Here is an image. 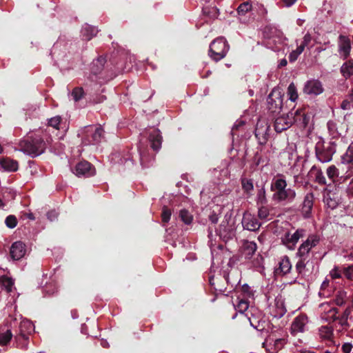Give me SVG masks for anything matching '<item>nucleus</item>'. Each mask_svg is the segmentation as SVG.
<instances>
[{
	"instance_id": "c03bdc74",
	"label": "nucleus",
	"mask_w": 353,
	"mask_h": 353,
	"mask_svg": "<svg viewBox=\"0 0 353 353\" xmlns=\"http://www.w3.org/2000/svg\"><path fill=\"white\" fill-rule=\"evenodd\" d=\"M308 261L309 259H307L305 258H299V261H297L295 266L296 270L298 272V274H301L303 273Z\"/></svg>"
},
{
	"instance_id": "de8ad7c7",
	"label": "nucleus",
	"mask_w": 353,
	"mask_h": 353,
	"mask_svg": "<svg viewBox=\"0 0 353 353\" xmlns=\"http://www.w3.org/2000/svg\"><path fill=\"white\" fill-rule=\"evenodd\" d=\"M327 175L332 181H334V179L339 175V170L335 165H330L328 167L327 169Z\"/></svg>"
},
{
	"instance_id": "4468645a",
	"label": "nucleus",
	"mask_w": 353,
	"mask_h": 353,
	"mask_svg": "<svg viewBox=\"0 0 353 353\" xmlns=\"http://www.w3.org/2000/svg\"><path fill=\"white\" fill-rule=\"evenodd\" d=\"M339 52L343 60H346L350 55L352 49L350 39L344 35H340L339 37Z\"/></svg>"
},
{
	"instance_id": "6e6d98bb",
	"label": "nucleus",
	"mask_w": 353,
	"mask_h": 353,
	"mask_svg": "<svg viewBox=\"0 0 353 353\" xmlns=\"http://www.w3.org/2000/svg\"><path fill=\"white\" fill-rule=\"evenodd\" d=\"M343 270H340L339 267H334L330 272V276L332 279H340L341 278V272Z\"/></svg>"
},
{
	"instance_id": "f8f14e48",
	"label": "nucleus",
	"mask_w": 353,
	"mask_h": 353,
	"mask_svg": "<svg viewBox=\"0 0 353 353\" xmlns=\"http://www.w3.org/2000/svg\"><path fill=\"white\" fill-rule=\"evenodd\" d=\"M249 321L250 325L254 328L261 332H265L268 334L270 332V331L274 328V325L269 321L263 319H259L254 315H252L251 317H250Z\"/></svg>"
},
{
	"instance_id": "58836bf2",
	"label": "nucleus",
	"mask_w": 353,
	"mask_h": 353,
	"mask_svg": "<svg viewBox=\"0 0 353 353\" xmlns=\"http://www.w3.org/2000/svg\"><path fill=\"white\" fill-rule=\"evenodd\" d=\"M327 125L329 134L332 137V139L337 138L341 135V133L339 132L336 123L335 122L333 121H329Z\"/></svg>"
},
{
	"instance_id": "cd10ccee",
	"label": "nucleus",
	"mask_w": 353,
	"mask_h": 353,
	"mask_svg": "<svg viewBox=\"0 0 353 353\" xmlns=\"http://www.w3.org/2000/svg\"><path fill=\"white\" fill-rule=\"evenodd\" d=\"M310 174L311 176L314 175V181L320 185H326V179L323 175V172L320 168H318L316 165H313L310 170Z\"/></svg>"
},
{
	"instance_id": "c756f323",
	"label": "nucleus",
	"mask_w": 353,
	"mask_h": 353,
	"mask_svg": "<svg viewBox=\"0 0 353 353\" xmlns=\"http://www.w3.org/2000/svg\"><path fill=\"white\" fill-rule=\"evenodd\" d=\"M241 186L244 193L250 196L252 195V192L254 190V185L252 182V179H248L246 177L241 178Z\"/></svg>"
},
{
	"instance_id": "393cba45",
	"label": "nucleus",
	"mask_w": 353,
	"mask_h": 353,
	"mask_svg": "<svg viewBox=\"0 0 353 353\" xmlns=\"http://www.w3.org/2000/svg\"><path fill=\"white\" fill-rule=\"evenodd\" d=\"M99 32L97 28L90 26L89 24H85L81 29V34L83 39L86 41L91 40L94 36L97 35Z\"/></svg>"
},
{
	"instance_id": "0eeeda50",
	"label": "nucleus",
	"mask_w": 353,
	"mask_h": 353,
	"mask_svg": "<svg viewBox=\"0 0 353 353\" xmlns=\"http://www.w3.org/2000/svg\"><path fill=\"white\" fill-rule=\"evenodd\" d=\"M320 241L319 236L315 234L310 235L307 239L301 244L296 252V256L309 259V254L311 250L316 246Z\"/></svg>"
},
{
	"instance_id": "39448f33",
	"label": "nucleus",
	"mask_w": 353,
	"mask_h": 353,
	"mask_svg": "<svg viewBox=\"0 0 353 353\" xmlns=\"http://www.w3.org/2000/svg\"><path fill=\"white\" fill-rule=\"evenodd\" d=\"M265 46L274 50L279 51L282 44L281 32L275 28L266 26L263 30Z\"/></svg>"
},
{
	"instance_id": "3c124183",
	"label": "nucleus",
	"mask_w": 353,
	"mask_h": 353,
	"mask_svg": "<svg viewBox=\"0 0 353 353\" xmlns=\"http://www.w3.org/2000/svg\"><path fill=\"white\" fill-rule=\"evenodd\" d=\"M5 223L9 228H14L17 225V219L14 215H9L6 218Z\"/></svg>"
},
{
	"instance_id": "8fccbe9b",
	"label": "nucleus",
	"mask_w": 353,
	"mask_h": 353,
	"mask_svg": "<svg viewBox=\"0 0 353 353\" xmlns=\"http://www.w3.org/2000/svg\"><path fill=\"white\" fill-rule=\"evenodd\" d=\"M1 284L2 286L7 290V292H11L14 282L10 278L3 277L1 279Z\"/></svg>"
},
{
	"instance_id": "473e14b6",
	"label": "nucleus",
	"mask_w": 353,
	"mask_h": 353,
	"mask_svg": "<svg viewBox=\"0 0 353 353\" xmlns=\"http://www.w3.org/2000/svg\"><path fill=\"white\" fill-rule=\"evenodd\" d=\"M256 188H258L257 191V203L265 205L268 203V199L266 198V192L265 189V184L261 183V185H259L258 183H256Z\"/></svg>"
},
{
	"instance_id": "f257e3e1",
	"label": "nucleus",
	"mask_w": 353,
	"mask_h": 353,
	"mask_svg": "<svg viewBox=\"0 0 353 353\" xmlns=\"http://www.w3.org/2000/svg\"><path fill=\"white\" fill-rule=\"evenodd\" d=\"M287 182L283 177L274 178L271 183L270 190L273 192L272 200L281 203L283 201L292 202L296 197V192L291 188H287Z\"/></svg>"
},
{
	"instance_id": "ea45409f",
	"label": "nucleus",
	"mask_w": 353,
	"mask_h": 353,
	"mask_svg": "<svg viewBox=\"0 0 353 353\" xmlns=\"http://www.w3.org/2000/svg\"><path fill=\"white\" fill-rule=\"evenodd\" d=\"M12 336L13 334L10 330H7L6 332L0 333V345H7Z\"/></svg>"
},
{
	"instance_id": "864d4df0",
	"label": "nucleus",
	"mask_w": 353,
	"mask_h": 353,
	"mask_svg": "<svg viewBox=\"0 0 353 353\" xmlns=\"http://www.w3.org/2000/svg\"><path fill=\"white\" fill-rule=\"evenodd\" d=\"M343 273L348 280L353 281V264L343 268Z\"/></svg>"
},
{
	"instance_id": "7c9ffc66",
	"label": "nucleus",
	"mask_w": 353,
	"mask_h": 353,
	"mask_svg": "<svg viewBox=\"0 0 353 353\" xmlns=\"http://www.w3.org/2000/svg\"><path fill=\"white\" fill-rule=\"evenodd\" d=\"M279 267L277 270L283 274H286L290 272L292 268V265L290 259L288 256H284L279 261Z\"/></svg>"
},
{
	"instance_id": "bb28decb",
	"label": "nucleus",
	"mask_w": 353,
	"mask_h": 353,
	"mask_svg": "<svg viewBox=\"0 0 353 353\" xmlns=\"http://www.w3.org/2000/svg\"><path fill=\"white\" fill-rule=\"evenodd\" d=\"M323 201L332 210L337 208L339 200L335 193L327 192L323 196Z\"/></svg>"
},
{
	"instance_id": "f03ea898",
	"label": "nucleus",
	"mask_w": 353,
	"mask_h": 353,
	"mask_svg": "<svg viewBox=\"0 0 353 353\" xmlns=\"http://www.w3.org/2000/svg\"><path fill=\"white\" fill-rule=\"evenodd\" d=\"M336 143L335 141L325 142L322 138L315 145V155L321 163H328L332 161L333 155L336 151Z\"/></svg>"
},
{
	"instance_id": "5fc2aeb1",
	"label": "nucleus",
	"mask_w": 353,
	"mask_h": 353,
	"mask_svg": "<svg viewBox=\"0 0 353 353\" xmlns=\"http://www.w3.org/2000/svg\"><path fill=\"white\" fill-rule=\"evenodd\" d=\"M269 215V210L266 207L261 206L259 208L258 211V216L261 219H266Z\"/></svg>"
},
{
	"instance_id": "412c9836",
	"label": "nucleus",
	"mask_w": 353,
	"mask_h": 353,
	"mask_svg": "<svg viewBox=\"0 0 353 353\" xmlns=\"http://www.w3.org/2000/svg\"><path fill=\"white\" fill-rule=\"evenodd\" d=\"M151 147L154 151L160 149L162 142V137L158 129H154L149 135Z\"/></svg>"
},
{
	"instance_id": "dca6fc26",
	"label": "nucleus",
	"mask_w": 353,
	"mask_h": 353,
	"mask_svg": "<svg viewBox=\"0 0 353 353\" xmlns=\"http://www.w3.org/2000/svg\"><path fill=\"white\" fill-rule=\"evenodd\" d=\"M323 92V88L319 80L312 79L305 83L303 92L307 94L319 95Z\"/></svg>"
},
{
	"instance_id": "c85d7f7f",
	"label": "nucleus",
	"mask_w": 353,
	"mask_h": 353,
	"mask_svg": "<svg viewBox=\"0 0 353 353\" xmlns=\"http://www.w3.org/2000/svg\"><path fill=\"white\" fill-rule=\"evenodd\" d=\"M283 243L286 245L289 249L293 250L299 241L294 234L290 232H285L284 236L281 237Z\"/></svg>"
},
{
	"instance_id": "1a4fd4ad",
	"label": "nucleus",
	"mask_w": 353,
	"mask_h": 353,
	"mask_svg": "<svg viewBox=\"0 0 353 353\" xmlns=\"http://www.w3.org/2000/svg\"><path fill=\"white\" fill-rule=\"evenodd\" d=\"M74 174L79 177H90L95 174V168L90 162L83 160L76 165Z\"/></svg>"
},
{
	"instance_id": "774afa93",
	"label": "nucleus",
	"mask_w": 353,
	"mask_h": 353,
	"mask_svg": "<svg viewBox=\"0 0 353 353\" xmlns=\"http://www.w3.org/2000/svg\"><path fill=\"white\" fill-rule=\"evenodd\" d=\"M48 219L50 221H53L57 216V214L55 211H50L47 213Z\"/></svg>"
},
{
	"instance_id": "9b49d317",
	"label": "nucleus",
	"mask_w": 353,
	"mask_h": 353,
	"mask_svg": "<svg viewBox=\"0 0 353 353\" xmlns=\"http://www.w3.org/2000/svg\"><path fill=\"white\" fill-rule=\"evenodd\" d=\"M270 125L263 121H258L254 131V134L260 145H265L268 139Z\"/></svg>"
},
{
	"instance_id": "49530a36",
	"label": "nucleus",
	"mask_w": 353,
	"mask_h": 353,
	"mask_svg": "<svg viewBox=\"0 0 353 353\" xmlns=\"http://www.w3.org/2000/svg\"><path fill=\"white\" fill-rule=\"evenodd\" d=\"M172 210L167 206L164 205L162 208L161 212L162 222L164 223H168L170 220Z\"/></svg>"
},
{
	"instance_id": "79ce46f5",
	"label": "nucleus",
	"mask_w": 353,
	"mask_h": 353,
	"mask_svg": "<svg viewBox=\"0 0 353 353\" xmlns=\"http://www.w3.org/2000/svg\"><path fill=\"white\" fill-rule=\"evenodd\" d=\"M252 8V4L248 1H245L241 3L236 9V11L239 15H245Z\"/></svg>"
},
{
	"instance_id": "a19ab883",
	"label": "nucleus",
	"mask_w": 353,
	"mask_h": 353,
	"mask_svg": "<svg viewBox=\"0 0 353 353\" xmlns=\"http://www.w3.org/2000/svg\"><path fill=\"white\" fill-rule=\"evenodd\" d=\"M71 95L75 102L79 101L85 95V92L82 87H75L71 93Z\"/></svg>"
},
{
	"instance_id": "20e7f679",
	"label": "nucleus",
	"mask_w": 353,
	"mask_h": 353,
	"mask_svg": "<svg viewBox=\"0 0 353 353\" xmlns=\"http://www.w3.org/2000/svg\"><path fill=\"white\" fill-rule=\"evenodd\" d=\"M230 50V45L226 39L220 37L214 39L209 48L208 56L214 61L217 62L225 58Z\"/></svg>"
},
{
	"instance_id": "09e8293b",
	"label": "nucleus",
	"mask_w": 353,
	"mask_h": 353,
	"mask_svg": "<svg viewBox=\"0 0 353 353\" xmlns=\"http://www.w3.org/2000/svg\"><path fill=\"white\" fill-rule=\"evenodd\" d=\"M345 298H346V292L344 291H340L338 292V294L336 295L335 298V303L338 306H342L345 303Z\"/></svg>"
},
{
	"instance_id": "13d9d810",
	"label": "nucleus",
	"mask_w": 353,
	"mask_h": 353,
	"mask_svg": "<svg viewBox=\"0 0 353 353\" xmlns=\"http://www.w3.org/2000/svg\"><path fill=\"white\" fill-rule=\"evenodd\" d=\"M311 41L312 37L310 34L307 33L304 36L303 40L301 42L300 46H303V49H305V48L309 45Z\"/></svg>"
},
{
	"instance_id": "e433bc0d",
	"label": "nucleus",
	"mask_w": 353,
	"mask_h": 353,
	"mask_svg": "<svg viewBox=\"0 0 353 353\" xmlns=\"http://www.w3.org/2000/svg\"><path fill=\"white\" fill-rule=\"evenodd\" d=\"M351 312H352V309L350 307H348L345 310V311L343 312V314L340 316L339 324L341 325L343 329L346 330L349 327L350 325L347 322V320H348L350 315L351 314Z\"/></svg>"
},
{
	"instance_id": "ddd939ff",
	"label": "nucleus",
	"mask_w": 353,
	"mask_h": 353,
	"mask_svg": "<svg viewBox=\"0 0 353 353\" xmlns=\"http://www.w3.org/2000/svg\"><path fill=\"white\" fill-rule=\"evenodd\" d=\"M241 223L243 229L250 231H256L261 227V223L254 215L248 212L243 213Z\"/></svg>"
},
{
	"instance_id": "b1692460",
	"label": "nucleus",
	"mask_w": 353,
	"mask_h": 353,
	"mask_svg": "<svg viewBox=\"0 0 353 353\" xmlns=\"http://www.w3.org/2000/svg\"><path fill=\"white\" fill-rule=\"evenodd\" d=\"M106 63V59L103 56L99 57L97 59L94 60L91 65V72L97 75L101 74L102 70H103L104 65Z\"/></svg>"
},
{
	"instance_id": "603ef678",
	"label": "nucleus",
	"mask_w": 353,
	"mask_h": 353,
	"mask_svg": "<svg viewBox=\"0 0 353 353\" xmlns=\"http://www.w3.org/2000/svg\"><path fill=\"white\" fill-rule=\"evenodd\" d=\"M61 121V118L59 116L52 117L48 120V125L55 129L59 128V125Z\"/></svg>"
},
{
	"instance_id": "2eb2a0df",
	"label": "nucleus",
	"mask_w": 353,
	"mask_h": 353,
	"mask_svg": "<svg viewBox=\"0 0 353 353\" xmlns=\"http://www.w3.org/2000/svg\"><path fill=\"white\" fill-rule=\"evenodd\" d=\"M289 112L287 114H283L279 117H277L274 121V130L276 132H282L284 130H288L292 125V121Z\"/></svg>"
},
{
	"instance_id": "423d86ee",
	"label": "nucleus",
	"mask_w": 353,
	"mask_h": 353,
	"mask_svg": "<svg viewBox=\"0 0 353 353\" xmlns=\"http://www.w3.org/2000/svg\"><path fill=\"white\" fill-rule=\"evenodd\" d=\"M283 97L279 88H274L267 98V108L270 113L279 114L283 107Z\"/></svg>"
},
{
	"instance_id": "c9c22d12",
	"label": "nucleus",
	"mask_w": 353,
	"mask_h": 353,
	"mask_svg": "<svg viewBox=\"0 0 353 353\" xmlns=\"http://www.w3.org/2000/svg\"><path fill=\"white\" fill-rule=\"evenodd\" d=\"M319 334L321 338L329 341H332L333 337V329L327 325L322 326L319 329Z\"/></svg>"
},
{
	"instance_id": "e2e57ef3",
	"label": "nucleus",
	"mask_w": 353,
	"mask_h": 353,
	"mask_svg": "<svg viewBox=\"0 0 353 353\" xmlns=\"http://www.w3.org/2000/svg\"><path fill=\"white\" fill-rule=\"evenodd\" d=\"M294 236H296V239L299 241V239L303 237L305 234V230L299 228L297 229L295 232L294 233Z\"/></svg>"
},
{
	"instance_id": "f704fd0d",
	"label": "nucleus",
	"mask_w": 353,
	"mask_h": 353,
	"mask_svg": "<svg viewBox=\"0 0 353 353\" xmlns=\"http://www.w3.org/2000/svg\"><path fill=\"white\" fill-rule=\"evenodd\" d=\"M14 340H15L17 347L21 348V349H25V348H26V347L28 345L29 337H28L26 336H23L21 335V334L17 333L14 336Z\"/></svg>"
},
{
	"instance_id": "0e129e2a",
	"label": "nucleus",
	"mask_w": 353,
	"mask_h": 353,
	"mask_svg": "<svg viewBox=\"0 0 353 353\" xmlns=\"http://www.w3.org/2000/svg\"><path fill=\"white\" fill-rule=\"evenodd\" d=\"M353 345L350 343H345L342 347V351L343 353H350L352 351Z\"/></svg>"
},
{
	"instance_id": "69168bd1",
	"label": "nucleus",
	"mask_w": 353,
	"mask_h": 353,
	"mask_svg": "<svg viewBox=\"0 0 353 353\" xmlns=\"http://www.w3.org/2000/svg\"><path fill=\"white\" fill-rule=\"evenodd\" d=\"M341 108L343 110H350L351 108H352V105L349 99H346L341 103Z\"/></svg>"
},
{
	"instance_id": "6e6552de",
	"label": "nucleus",
	"mask_w": 353,
	"mask_h": 353,
	"mask_svg": "<svg viewBox=\"0 0 353 353\" xmlns=\"http://www.w3.org/2000/svg\"><path fill=\"white\" fill-rule=\"evenodd\" d=\"M292 125L295 123L300 128H305L310 121L311 117L310 114L305 113L304 110L298 109L295 112L290 111Z\"/></svg>"
},
{
	"instance_id": "4d7b16f0",
	"label": "nucleus",
	"mask_w": 353,
	"mask_h": 353,
	"mask_svg": "<svg viewBox=\"0 0 353 353\" xmlns=\"http://www.w3.org/2000/svg\"><path fill=\"white\" fill-rule=\"evenodd\" d=\"M238 309L240 312H243L248 310L249 307L248 302L246 301L241 300L239 301L238 305Z\"/></svg>"
},
{
	"instance_id": "f3484780",
	"label": "nucleus",
	"mask_w": 353,
	"mask_h": 353,
	"mask_svg": "<svg viewBox=\"0 0 353 353\" xmlns=\"http://www.w3.org/2000/svg\"><path fill=\"white\" fill-rule=\"evenodd\" d=\"M26 252V245L22 241L14 242L10 249V257L15 261L23 258Z\"/></svg>"
},
{
	"instance_id": "6ab92c4d",
	"label": "nucleus",
	"mask_w": 353,
	"mask_h": 353,
	"mask_svg": "<svg viewBox=\"0 0 353 353\" xmlns=\"http://www.w3.org/2000/svg\"><path fill=\"white\" fill-rule=\"evenodd\" d=\"M314 199V197L312 192L307 193L304 197L301 213L305 218H309L311 215Z\"/></svg>"
},
{
	"instance_id": "a211bd4d",
	"label": "nucleus",
	"mask_w": 353,
	"mask_h": 353,
	"mask_svg": "<svg viewBox=\"0 0 353 353\" xmlns=\"http://www.w3.org/2000/svg\"><path fill=\"white\" fill-rule=\"evenodd\" d=\"M307 322V316L305 314H301L298 315L292 323L291 333L295 335L298 332H303Z\"/></svg>"
},
{
	"instance_id": "aec40b11",
	"label": "nucleus",
	"mask_w": 353,
	"mask_h": 353,
	"mask_svg": "<svg viewBox=\"0 0 353 353\" xmlns=\"http://www.w3.org/2000/svg\"><path fill=\"white\" fill-rule=\"evenodd\" d=\"M256 250L257 245L255 242L245 240L241 247L242 256H244L245 259H250L255 254Z\"/></svg>"
},
{
	"instance_id": "4be33fe9",
	"label": "nucleus",
	"mask_w": 353,
	"mask_h": 353,
	"mask_svg": "<svg viewBox=\"0 0 353 353\" xmlns=\"http://www.w3.org/2000/svg\"><path fill=\"white\" fill-rule=\"evenodd\" d=\"M340 73L345 79L353 75V59H346L340 68Z\"/></svg>"
},
{
	"instance_id": "37998d69",
	"label": "nucleus",
	"mask_w": 353,
	"mask_h": 353,
	"mask_svg": "<svg viewBox=\"0 0 353 353\" xmlns=\"http://www.w3.org/2000/svg\"><path fill=\"white\" fill-rule=\"evenodd\" d=\"M288 94L292 101H295L298 98V92L294 83H291L288 88Z\"/></svg>"
},
{
	"instance_id": "72a5a7b5",
	"label": "nucleus",
	"mask_w": 353,
	"mask_h": 353,
	"mask_svg": "<svg viewBox=\"0 0 353 353\" xmlns=\"http://www.w3.org/2000/svg\"><path fill=\"white\" fill-rule=\"evenodd\" d=\"M103 137V129L101 126L96 127L94 131H91L92 139L90 142L92 144H97L101 142Z\"/></svg>"
},
{
	"instance_id": "4c0bfd02",
	"label": "nucleus",
	"mask_w": 353,
	"mask_h": 353,
	"mask_svg": "<svg viewBox=\"0 0 353 353\" xmlns=\"http://www.w3.org/2000/svg\"><path fill=\"white\" fill-rule=\"evenodd\" d=\"M179 217L181 220L186 225L191 224L193 221V216L186 209L180 210Z\"/></svg>"
},
{
	"instance_id": "a878e982",
	"label": "nucleus",
	"mask_w": 353,
	"mask_h": 353,
	"mask_svg": "<svg viewBox=\"0 0 353 353\" xmlns=\"http://www.w3.org/2000/svg\"><path fill=\"white\" fill-rule=\"evenodd\" d=\"M0 165L5 170L8 172H15L19 168L18 162L10 158H3L0 161Z\"/></svg>"
},
{
	"instance_id": "bf43d9fd",
	"label": "nucleus",
	"mask_w": 353,
	"mask_h": 353,
	"mask_svg": "<svg viewBox=\"0 0 353 353\" xmlns=\"http://www.w3.org/2000/svg\"><path fill=\"white\" fill-rule=\"evenodd\" d=\"M242 292L248 297L252 296V290L248 284H244L241 287Z\"/></svg>"
},
{
	"instance_id": "9d476101",
	"label": "nucleus",
	"mask_w": 353,
	"mask_h": 353,
	"mask_svg": "<svg viewBox=\"0 0 353 353\" xmlns=\"http://www.w3.org/2000/svg\"><path fill=\"white\" fill-rule=\"evenodd\" d=\"M285 336L286 334H284V332L281 330L279 331H274L272 330L270 331L266 340L274 341V349L276 352H278L281 350L287 343Z\"/></svg>"
},
{
	"instance_id": "2f4dec72",
	"label": "nucleus",
	"mask_w": 353,
	"mask_h": 353,
	"mask_svg": "<svg viewBox=\"0 0 353 353\" xmlns=\"http://www.w3.org/2000/svg\"><path fill=\"white\" fill-rule=\"evenodd\" d=\"M341 161L343 163L350 165V168L353 169V143L350 145L346 152L342 156Z\"/></svg>"
},
{
	"instance_id": "a18cd8bd",
	"label": "nucleus",
	"mask_w": 353,
	"mask_h": 353,
	"mask_svg": "<svg viewBox=\"0 0 353 353\" xmlns=\"http://www.w3.org/2000/svg\"><path fill=\"white\" fill-rule=\"evenodd\" d=\"M304 49L303 46H299L297 48L292 50L289 54V61L290 62H294L297 60L299 56L303 52Z\"/></svg>"
},
{
	"instance_id": "052dcab7",
	"label": "nucleus",
	"mask_w": 353,
	"mask_h": 353,
	"mask_svg": "<svg viewBox=\"0 0 353 353\" xmlns=\"http://www.w3.org/2000/svg\"><path fill=\"white\" fill-rule=\"evenodd\" d=\"M94 103H101L106 100V97L103 94H97L92 99Z\"/></svg>"
},
{
	"instance_id": "680f3d73",
	"label": "nucleus",
	"mask_w": 353,
	"mask_h": 353,
	"mask_svg": "<svg viewBox=\"0 0 353 353\" xmlns=\"http://www.w3.org/2000/svg\"><path fill=\"white\" fill-rule=\"evenodd\" d=\"M294 236H296V239L299 241V239L303 237L305 234V230L299 228L297 229L295 232L294 233Z\"/></svg>"
},
{
	"instance_id": "338daca9",
	"label": "nucleus",
	"mask_w": 353,
	"mask_h": 353,
	"mask_svg": "<svg viewBox=\"0 0 353 353\" xmlns=\"http://www.w3.org/2000/svg\"><path fill=\"white\" fill-rule=\"evenodd\" d=\"M209 220L211 221L212 223L216 224L219 220L217 214L213 212L209 216Z\"/></svg>"
},
{
	"instance_id": "5701e85b",
	"label": "nucleus",
	"mask_w": 353,
	"mask_h": 353,
	"mask_svg": "<svg viewBox=\"0 0 353 353\" xmlns=\"http://www.w3.org/2000/svg\"><path fill=\"white\" fill-rule=\"evenodd\" d=\"M34 326L32 323L29 320H23L21 321L18 333L21 334L22 336H26L29 337L32 331L34 330Z\"/></svg>"
},
{
	"instance_id": "7ed1b4c3",
	"label": "nucleus",
	"mask_w": 353,
	"mask_h": 353,
	"mask_svg": "<svg viewBox=\"0 0 353 353\" xmlns=\"http://www.w3.org/2000/svg\"><path fill=\"white\" fill-rule=\"evenodd\" d=\"M19 145L24 152L36 157L41 154L46 150V143L40 137H28L20 141Z\"/></svg>"
}]
</instances>
